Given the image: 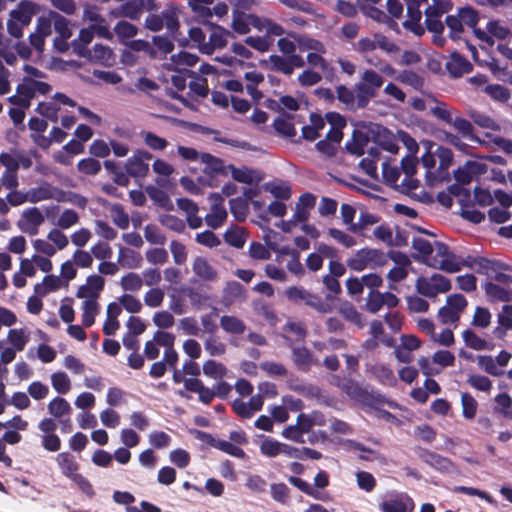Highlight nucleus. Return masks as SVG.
I'll return each mask as SVG.
<instances>
[{"label": "nucleus", "mask_w": 512, "mask_h": 512, "mask_svg": "<svg viewBox=\"0 0 512 512\" xmlns=\"http://www.w3.org/2000/svg\"><path fill=\"white\" fill-rule=\"evenodd\" d=\"M80 57L87 59L93 64H98L104 67H111L116 62V55L114 51L109 46L99 43L95 44L92 49H88L85 56Z\"/></svg>", "instance_id": "8"}, {"label": "nucleus", "mask_w": 512, "mask_h": 512, "mask_svg": "<svg viewBox=\"0 0 512 512\" xmlns=\"http://www.w3.org/2000/svg\"><path fill=\"white\" fill-rule=\"evenodd\" d=\"M457 14L460 17L463 26L466 25L469 28L477 26L480 20L478 11L471 6L458 8Z\"/></svg>", "instance_id": "46"}, {"label": "nucleus", "mask_w": 512, "mask_h": 512, "mask_svg": "<svg viewBox=\"0 0 512 512\" xmlns=\"http://www.w3.org/2000/svg\"><path fill=\"white\" fill-rule=\"evenodd\" d=\"M56 462L62 474L69 478L74 479L79 473V464L75 457L69 452H61L56 456Z\"/></svg>", "instance_id": "15"}, {"label": "nucleus", "mask_w": 512, "mask_h": 512, "mask_svg": "<svg viewBox=\"0 0 512 512\" xmlns=\"http://www.w3.org/2000/svg\"><path fill=\"white\" fill-rule=\"evenodd\" d=\"M269 62L270 69L275 72H279L288 76L293 73L288 57L272 54L269 56Z\"/></svg>", "instance_id": "44"}, {"label": "nucleus", "mask_w": 512, "mask_h": 512, "mask_svg": "<svg viewBox=\"0 0 512 512\" xmlns=\"http://www.w3.org/2000/svg\"><path fill=\"white\" fill-rule=\"evenodd\" d=\"M366 310L372 314L377 313L384 306L383 293L378 290H370L366 299Z\"/></svg>", "instance_id": "58"}, {"label": "nucleus", "mask_w": 512, "mask_h": 512, "mask_svg": "<svg viewBox=\"0 0 512 512\" xmlns=\"http://www.w3.org/2000/svg\"><path fill=\"white\" fill-rule=\"evenodd\" d=\"M293 119V115L283 112L281 116L274 119L273 127L276 132L285 137H294L296 135V129L292 122Z\"/></svg>", "instance_id": "22"}, {"label": "nucleus", "mask_w": 512, "mask_h": 512, "mask_svg": "<svg viewBox=\"0 0 512 512\" xmlns=\"http://www.w3.org/2000/svg\"><path fill=\"white\" fill-rule=\"evenodd\" d=\"M52 387L59 394H66L71 389V381L65 372H56L51 375Z\"/></svg>", "instance_id": "50"}, {"label": "nucleus", "mask_w": 512, "mask_h": 512, "mask_svg": "<svg viewBox=\"0 0 512 512\" xmlns=\"http://www.w3.org/2000/svg\"><path fill=\"white\" fill-rule=\"evenodd\" d=\"M197 438L202 442L206 443L207 445L214 447L236 458L244 459L246 457L245 451L239 446L226 440L216 439L207 432L197 431Z\"/></svg>", "instance_id": "7"}, {"label": "nucleus", "mask_w": 512, "mask_h": 512, "mask_svg": "<svg viewBox=\"0 0 512 512\" xmlns=\"http://www.w3.org/2000/svg\"><path fill=\"white\" fill-rule=\"evenodd\" d=\"M114 32L118 39L123 42L126 39L133 38L138 33V28L125 20L118 21L114 27Z\"/></svg>", "instance_id": "45"}, {"label": "nucleus", "mask_w": 512, "mask_h": 512, "mask_svg": "<svg viewBox=\"0 0 512 512\" xmlns=\"http://www.w3.org/2000/svg\"><path fill=\"white\" fill-rule=\"evenodd\" d=\"M200 161L205 164L204 171L208 174H220L224 176L228 174L224 161L210 153H201Z\"/></svg>", "instance_id": "21"}, {"label": "nucleus", "mask_w": 512, "mask_h": 512, "mask_svg": "<svg viewBox=\"0 0 512 512\" xmlns=\"http://www.w3.org/2000/svg\"><path fill=\"white\" fill-rule=\"evenodd\" d=\"M159 222L167 229L177 233H182L186 227L184 220L171 214L161 215L159 218Z\"/></svg>", "instance_id": "59"}, {"label": "nucleus", "mask_w": 512, "mask_h": 512, "mask_svg": "<svg viewBox=\"0 0 512 512\" xmlns=\"http://www.w3.org/2000/svg\"><path fill=\"white\" fill-rule=\"evenodd\" d=\"M193 271L201 279L212 281L217 277L216 270L203 257H197L193 262Z\"/></svg>", "instance_id": "28"}, {"label": "nucleus", "mask_w": 512, "mask_h": 512, "mask_svg": "<svg viewBox=\"0 0 512 512\" xmlns=\"http://www.w3.org/2000/svg\"><path fill=\"white\" fill-rule=\"evenodd\" d=\"M72 408L69 402L62 397L53 398L48 404V412L53 417L61 419L65 415H70Z\"/></svg>", "instance_id": "31"}, {"label": "nucleus", "mask_w": 512, "mask_h": 512, "mask_svg": "<svg viewBox=\"0 0 512 512\" xmlns=\"http://www.w3.org/2000/svg\"><path fill=\"white\" fill-rule=\"evenodd\" d=\"M412 247L420 253L427 264L431 261L434 247L428 240L421 237L414 238L412 241Z\"/></svg>", "instance_id": "56"}, {"label": "nucleus", "mask_w": 512, "mask_h": 512, "mask_svg": "<svg viewBox=\"0 0 512 512\" xmlns=\"http://www.w3.org/2000/svg\"><path fill=\"white\" fill-rule=\"evenodd\" d=\"M292 358L296 367L300 370L307 371L312 364V354L310 350L304 346L292 349Z\"/></svg>", "instance_id": "29"}, {"label": "nucleus", "mask_w": 512, "mask_h": 512, "mask_svg": "<svg viewBox=\"0 0 512 512\" xmlns=\"http://www.w3.org/2000/svg\"><path fill=\"white\" fill-rule=\"evenodd\" d=\"M400 81L418 91H422L424 87L423 77L411 70L403 71L400 75Z\"/></svg>", "instance_id": "62"}, {"label": "nucleus", "mask_w": 512, "mask_h": 512, "mask_svg": "<svg viewBox=\"0 0 512 512\" xmlns=\"http://www.w3.org/2000/svg\"><path fill=\"white\" fill-rule=\"evenodd\" d=\"M288 481L291 485L299 489L301 492L305 493L306 495L321 501H328L330 500V496L326 492H320L316 490L312 485H310L307 481L303 480L300 477L296 476H289Z\"/></svg>", "instance_id": "17"}, {"label": "nucleus", "mask_w": 512, "mask_h": 512, "mask_svg": "<svg viewBox=\"0 0 512 512\" xmlns=\"http://www.w3.org/2000/svg\"><path fill=\"white\" fill-rule=\"evenodd\" d=\"M222 329L230 334L240 335L246 330V324L236 316L224 315L220 318Z\"/></svg>", "instance_id": "30"}, {"label": "nucleus", "mask_w": 512, "mask_h": 512, "mask_svg": "<svg viewBox=\"0 0 512 512\" xmlns=\"http://www.w3.org/2000/svg\"><path fill=\"white\" fill-rule=\"evenodd\" d=\"M99 306L96 300L86 299L83 303L82 324L89 328L95 323V316L98 314Z\"/></svg>", "instance_id": "38"}, {"label": "nucleus", "mask_w": 512, "mask_h": 512, "mask_svg": "<svg viewBox=\"0 0 512 512\" xmlns=\"http://www.w3.org/2000/svg\"><path fill=\"white\" fill-rule=\"evenodd\" d=\"M342 385V392L349 396L351 399L362 403H370L373 396L369 391L364 388L358 381L351 378H346Z\"/></svg>", "instance_id": "13"}, {"label": "nucleus", "mask_w": 512, "mask_h": 512, "mask_svg": "<svg viewBox=\"0 0 512 512\" xmlns=\"http://www.w3.org/2000/svg\"><path fill=\"white\" fill-rule=\"evenodd\" d=\"M261 24V19L254 14H246L239 10L233 11L232 28L238 34L249 33L250 26L260 29Z\"/></svg>", "instance_id": "11"}, {"label": "nucleus", "mask_w": 512, "mask_h": 512, "mask_svg": "<svg viewBox=\"0 0 512 512\" xmlns=\"http://www.w3.org/2000/svg\"><path fill=\"white\" fill-rule=\"evenodd\" d=\"M407 16L408 19H406L403 22V27L412 33H414L416 36H422L425 33L424 27L420 24L421 18H422V12L420 8L411 7L410 5L407 6Z\"/></svg>", "instance_id": "16"}, {"label": "nucleus", "mask_w": 512, "mask_h": 512, "mask_svg": "<svg viewBox=\"0 0 512 512\" xmlns=\"http://www.w3.org/2000/svg\"><path fill=\"white\" fill-rule=\"evenodd\" d=\"M317 415V412H313L312 415L300 413L296 419V424L298 425L300 432L307 434L316 424L321 425L322 422L317 421ZM319 415L323 417L322 414L319 413Z\"/></svg>", "instance_id": "48"}, {"label": "nucleus", "mask_w": 512, "mask_h": 512, "mask_svg": "<svg viewBox=\"0 0 512 512\" xmlns=\"http://www.w3.org/2000/svg\"><path fill=\"white\" fill-rule=\"evenodd\" d=\"M473 262L476 265V272L487 276L502 268V265L499 261L491 260L485 257L473 258Z\"/></svg>", "instance_id": "39"}, {"label": "nucleus", "mask_w": 512, "mask_h": 512, "mask_svg": "<svg viewBox=\"0 0 512 512\" xmlns=\"http://www.w3.org/2000/svg\"><path fill=\"white\" fill-rule=\"evenodd\" d=\"M436 255L431 257L428 265L438 268L448 273H455L461 270L459 257L449 250L448 245L443 242L436 241L433 245Z\"/></svg>", "instance_id": "3"}, {"label": "nucleus", "mask_w": 512, "mask_h": 512, "mask_svg": "<svg viewBox=\"0 0 512 512\" xmlns=\"http://www.w3.org/2000/svg\"><path fill=\"white\" fill-rule=\"evenodd\" d=\"M120 284L125 291L136 292L142 288L143 279L137 273L129 272L121 278Z\"/></svg>", "instance_id": "57"}, {"label": "nucleus", "mask_w": 512, "mask_h": 512, "mask_svg": "<svg viewBox=\"0 0 512 512\" xmlns=\"http://www.w3.org/2000/svg\"><path fill=\"white\" fill-rule=\"evenodd\" d=\"M212 202L211 212L205 216L206 224L212 229H218L227 219V210L224 206V198L219 193H212L209 196Z\"/></svg>", "instance_id": "5"}, {"label": "nucleus", "mask_w": 512, "mask_h": 512, "mask_svg": "<svg viewBox=\"0 0 512 512\" xmlns=\"http://www.w3.org/2000/svg\"><path fill=\"white\" fill-rule=\"evenodd\" d=\"M145 0H127L111 11V15L116 18H128L138 21L145 10Z\"/></svg>", "instance_id": "10"}, {"label": "nucleus", "mask_w": 512, "mask_h": 512, "mask_svg": "<svg viewBox=\"0 0 512 512\" xmlns=\"http://www.w3.org/2000/svg\"><path fill=\"white\" fill-rule=\"evenodd\" d=\"M462 415L466 419H473L477 413L478 403L469 393L461 395Z\"/></svg>", "instance_id": "54"}, {"label": "nucleus", "mask_w": 512, "mask_h": 512, "mask_svg": "<svg viewBox=\"0 0 512 512\" xmlns=\"http://www.w3.org/2000/svg\"><path fill=\"white\" fill-rule=\"evenodd\" d=\"M431 99L436 104L430 109V113L435 119L452 126L462 137L481 143L480 139L473 134L474 127L469 120L459 115L453 116V112L447 103L438 100L434 96H431Z\"/></svg>", "instance_id": "1"}, {"label": "nucleus", "mask_w": 512, "mask_h": 512, "mask_svg": "<svg viewBox=\"0 0 512 512\" xmlns=\"http://www.w3.org/2000/svg\"><path fill=\"white\" fill-rule=\"evenodd\" d=\"M355 94L358 109H364L368 106L371 99L377 96V93L361 81L355 85Z\"/></svg>", "instance_id": "36"}, {"label": "nucleus", "mask_w": 512, "mask_h": 512, "mask_svg": "<svg viewBox=\"0 0 512 512\" xmlns=\"http://www.w3.org/2000/svg\"><path fill=\"white\" fill-rule=\"evenodd\" d=\"M51 16L52 19H54V30L57 36L71 38L72 30L70 28V21L56 11H51Z\"/></svg>", "instance_id": "42"}, {"label": "nucleus", "mask_w": 512, "mask_h": 512, "mask_svg": "<svg viewBox=\"0 0 512 512\" xmlns=\"http://www.w3.org/2000/svg\"><path fill=\"white\" fill-rule=\"evenodd\" d=\"M117 260L123 268L133 269L140 267L142 258L138 252L120 247Z\"/></svg>", "instance_id": "26"}, {"label": "nucleus", "mask_w": 512, "mask_h": 512, "mask_svg": "<svg viewBox=\"0 0 512 512\" xmlns=\"http://www.w3.org/2000/svg\"><path fill=\"white\" fill-rule=\"evenodd\" d=\"M483 288L485 290V293H486L489 301H491V302H497V301L510 302V301H512V291L506 290L505 288H503L495 283L487 282V283H485Z\"/></svg>", "instance_id": "24"}, {"label": "nucleus", "mask_w": 512, "mask_h": 512, "mask_svg": "<svg viewBox=\"0 0 512 512\" xmlns=\"http://www.w3.org/2000/svg\"><path fill=\"white\" fill-rule=\"evenodd\" d=\"M369 142V137L362 131L354 130L352 138L349 140L345 148L348 153L355 156H362L365 153V147Z\"/></svg>", "instance_id": "20"}, {"label": "nucleus", "mask_w": 512, "mask_h": 512, "mask_svg": "<svg viewBox=\"0 0 512 512\" xmlns=\"http://www.w3.org/2000/svg\"><path fill=\"white\" fill-rule=\"evenodd\" d=\"M60 278L55 275H47L44 277L43 282L36 284L34 287L35 293L39 296H45L51 291L60 288Z\"/></svg>", "instance_id": "41"}, {"label": "nucleus", "mask_w": 512, "mask_h": 512, "mask_svg": "<svg viewBox=\"0 0 512 512\" xmlns=\"http://www.w3.org/2000/svg\"><path fill=\"white\" fill-rule=\"evenodd\" d=\"M203 373L212 379H222L227 374V368L222 363L209 359L203 364Z\"/></svg>", "instance_id": "43"}, {"label": "nucleus", "mask_w": 512, "mask_h": 512, "mask_svg": "<svg viewBox=\"0 0 512 512\" xmlns=\"http://www.w3.org/2000/svg\"><path fill=\"white\" fill-rule=\"evenodd\" d=\"M212 32L209 36L210 49H222L227 45V37L232 36V33L219 25H213L211 22L207 23Z\"/></svg>", "instance_id": "23"}, {"label": "nucleus", "mask_w": 512, "mask_h": 512, "mask_svg": "<svg viewBox=\"0 0 512 512\" xmlns=\"http://www.w3.org/2000/svg\"><path fill=\"white\" fill-rule=\"evenodd\" d=\"M339 314L348 322L354 324L358 328H363L365 323L362 318V314L356 309V307L350 302H344L338 308Z\"/></svg>", "instance_id": "27"}, {"label": "nucleus", "mask_w": 512, "mask_h": 512, "mask_svg": "<svg viewBox=\"0 0 512 512\" xmlns=\"http://www.w3.org/2000/svg\"><path fill=\"white\" fill-rule=\"evenodd\" d=\"M361 82L377 93L384 84V78L372 69H366L361 75Z\"/></svg>", "instance_id": "51"}, {"label": "nucleus", "mask_w": 512, "mask_h": 512, "mask_svg": "<svg viewBox=\"0 0 512 512\" xmlns=\"http://www.w3.org/2000/svg\"><path fill=\"white\" fill-rule=\"evenodd\" d=\"M94 33L90 28H82L79 31L78 37L71 42L73 53L77 56H85L86 51L89 49L88 45L93 41Z\"/></svg>", "instance_id": "18"}, {"label": "nucleus", "mask_w": 512, "mask_h": 512, "mask_svg": "<svg viewBox=\"0 0 512 512\" xmlns=\"http://www.w3.org/2000/svg\"><path fill=\"white\" fill-rule=\"evenodd\" d=\"M153 155L144 149H136L125 162V171L130 177L144 178L149 173V161Z\"/></svg>", "instance_id": "4"}, {"label": "nucleus", "mask_w": 512, "mask_h": 512, "mask_svg": "<svg viewBox=\"0 0 512 512\" xmlns=\"http://www.w3.org/2000/svg\"><path fill=\"white\" fill-rule=\"evenodd\" d=\"M477 363L485 372L492 376L499 377L504 374V371L497 366L495 359L490 355L478 356Z\"/></svg>", "instance_id": "52"}, {"label": "nucleus", "mask_w": 512, "mask_h": 512, "mask_svg": "<svg viewBox=\"0 0 512 512\" xmlns=\"http://www.w3.org/2000/svg\"><path fill=\"white\" fill-rule=\"evenodd\" d=\"M422 459L427 464L440 471H449L453 466L452 462L448 458L443 457L432 451L426 450L422 455Z\"/></svg>", "instance_id": "32"}, {"label": "nucleus", "mask_w": 512, "mask_h": 512, "mask_svg": "<svg viewBox=\"0 0 512 512\" xmlns=\"http://www.w3.org/2000/svg\"><path fill=\"white\" fill-rule=\"evenodd\" d=\"M493 100L498 102H507L510 99V91L508 88L501 84H490L484 89Z\"/></svg>", "instance_id": "53"}, {"label": "nucleus", "mask_w": 512, "mask_h": 512, "mask_svg": "<svg viewBox=\"0 0 512 512\" xmlns=\"http://www.w3.org/2000/svg\"><path fill=\"white\" fill-rule=\"evenodd\" d=\"M282 443L270 437H265L260 444V452L267 457H276L281 454Z\"/></svg>", "instance_id": "61"}, {"label": "nucleus", "mask_w": 512, "mask_h": 512, "mask_svg": "<svg viewBox=\"0 0 512 512\" xmlns=\"http://www.w3.org/2000/svg\"><path fill=\"white\" fill-rule=\"evenodd\" d=\"M40 12V6L31 0L20 1L16 8L11 10L9 16L22 26H29L32 18Z\"/></svg>", "instance_id": "9"}, {"label": "nucleus", "mask_w": 512, "mask_h": 512, "mask_svg": "<svg viewBox=\"0 0 512 512\" xmlns=\"http://www.w3.org/2000/svg\"><path fill=\"white\" fill-rule=\"evenodd\" d=\"M270 493H271L272 499L278 503L287 504L289 502L290 489L283 482L271 484Z\"/></svg>", "instance_id": "55"}, {"label": "nucleus", "mask_w": 512, "mask_h": 512, "mask_svg": "<svg viewBox=\"0 0 512 512\" xmlns=\"http://www.w3.org/2000/svg\"><path fill=\"white\" fill-rule=\"evenodd\" d=\"M224 240L227 244L240 249L246 242L245 230L238 226H233L224 233Z\"/></svg>", "instance_id": "35"}, {"label": "nucleus", "mask_w": 512, "mask_h": 512, "mask_svg": "<svg viewBox=\"0 0 512 512\" xmlns=\"http://www.w3.org/2000/svg\"><path fill=\"white\" fill-rule=\"evenodd\" d=\"M214 0H189L188 5L195 17L202 23H209L212 17L211 5Z\"/></svg>", "instance_id": "19"}, {"label": "nucleus", "mask_w": 512, "mask_h": 512, "mask_svg": "<svg viewBox=\"0 0 512 512\" xmlns=\"http://www.w3.org/2000/svg\"><path fill=\"white\" fill-rule=\"evenodd\" d=\"M414 508L413 499L406 493L390 495L379 504V509L382 512H413Z\"/></svg>", "instance_id": "6"}, {"label": "nucleus", "mask_w": 512, "mask_h": 512, "mask_svg": "<svg viewBox=\"0 0 512 512\" xmlns=\"http://www.w3.org/2000/svg\"><path fill=\"white\" fill-rule=\"evenodd\" d=\"M307 306L315 309L319 313H330L333 310V307L328 302H325L322 300V298L314 293H310L309 291L306 292L304 301Z\"/></svg>", "instance_id": "40"}, {"label": "nucleus", "mask_w": 512, "mask_h": 512, "mask_svg": "<svg viewBox=\"0 0 512 512\" xmlns=\"http://www.w3.org/2000/svg\"><path fill=\"white\" fill-rule=\"evenodd\" d=\"M185 390L197 393L199 396V401L203 404H210L215 398L214 388L210 389L206 387L202 380L198 378H187L184 381Z\"/></svg>", "instance_id": "14"}, {"label": "nucleus", "mask_w": 512, "mask_h": 512, "mask_svg": "<svg viewBox=\"0 0 512 512\" xmlns=\"http://www.w3.org/2000/svg\"><path fill=\"white\" fill-rule=\"evenodd\" d=\"M463 340L469 348L473 350H486V349H492V346L489 345V343L482 339L480 336H478L473 330L466 329L462 333Z\"/></svg>", "instance_id": "37"}, {"label": "nucleus", "mask_w": 512, "mask_h": 512, "mask_svg": "<svg viewBox=\"0 0 512 512\" xmlns=\"http://www.w3.org/2000/svg\"><path fill=\"white\" fill-rule=\"evenodd\" d=\"M426 29L433 34H443L445 26L441 21L442 13L427 7L424 11Z\"/></svg>", "instance_id": "25"}, {"label": "nucleus", "mask_w": 512, "mask_h": 512, "mask_svg": "<svg viewBox=\"0 0 512 512\" xmlns=\"http://www.w3.org/2000/svg\"><path fill=\"white\" fill-rule=\"evenodd\" d=\"M230 211L238 222H244L249 211V204L246 199L236 197L229 200Z\"/></svg>", "instance_id": "33"}, {"label": "nucleus", "mask_w": 512, "mask_h": 512, "mask_svg": "<svg viewBox=\"0 0 512 512\" xmlns=\"http://www.w3.org/2000/svg\"><path fill=\"white\" fill-rule=\"evenodd\" d=\"M78 171L85 175H96L101 170V164L95 158L81 159L77 164Z\"/></svg>", "instance_id": "63"}, {"label": "nucleus", "mask_w": 512, "mask_h": 512, "mask_svg": "<svg viewBox=\"0 0 512 512\" xmlns=\"http://www.w3.org/2000/svg\"><path fill=\"white\" fill-rule=\"evenodd\" d=\"M445 24L449 29V37L456 41L461 39V35L464 31V26L458 14L448 15L445 19Z\"/></svg>", "instance_id": "49"}, {"label": "nucleus", "mask_w": 512, "mask_h": 512, "mask_svg": "<svg viewBox=\"0 0 512 512\" xmlns=\"http://www.w3.org/2000/svg\"><path fill=\"white\" fill-rule=\"evenodd\" d=\"M141 136L145 145L154 151H162L166 149L169 144L165 138L160 137L151 131H143Z\"/></svg>", "instance_id": "47"}, {"label": "nucleus", "mask_w": 512, "mask_h": 512, "mask_svg": "<svg viewBox=\"0 0 512 512\" xmlns=\"http://www.w3.org/2000/svg\"><path fill=\"white\" fill-rule=\"evenodd\" d=\"M446 70L453 78H459L464 74L472 72L473 65L464 56L457 52H453L450 56V60L446 62Z\"/></svg>", "instance_id": "12"}, {"label": "nucleus", "mask_w": 512, "mask_h": 512, "mask_svg": "<svg viewBox=\"0 0 512 512\" xmlns=\"http://www.w3.org/2000/svg\"><path fill=\"white\" fill-rule=\"evenodd\" d=\"M161 17L163 18V26H165L170 33L174 34L178 31L180 27L178 13L173 7L165 9Z\"/></svg>", "instance_id": "60"}, {"label": "nucleus", "mask_w": 512, "mask_h": 512, "mask_svg": "<svg viewBox=\"0 0 512 512\" xmlns=\"http://www.w3.org/2000/svg\"><path fill=\"white\" fill-rule=\"evenodd\" d=\"M337 99L345 105V108L350 111L358 109L355 91L346 87L345 85H338L336 87Z\"/></svg>", "instance_id": "34"}, {"label": "nucleus", "mask_w": 512, "mask_h": 512, "mask_svg": "<svg viewBox=\"0 0 512 512\" xmlns=\"http://www.w3.org/2000/svg\"><path fill=\"white\" fill-rule=\"evenodd\" d=\"M144 236L151 244L164 245L166 243V236L153 224L146 225L144 228Z\"/></svg>", "instance_id": "64"}, {"label": "nucleus", "mask_w": 512, "mask_h": 512, "mask_svg": "<svg viewBox=\"0 0 512 512\" xmlns=\"http://www.w3.org/2000/svg\"><path fill=\"white\" fill-rule=\"evenodd\" d=\"M388 256L382 250L362 248L347 260V266L353 271H363L366 268L376 269L386 265Z\"/></svg>", "instance_id": "2"}]
</instances>
